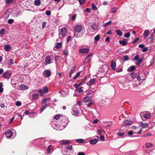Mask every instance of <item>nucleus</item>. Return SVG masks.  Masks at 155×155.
Here are the masks:
<instances>
[{"instance_id":"obj_1","label":"nucleus","mask_w":155,"mask_h":155,"mask_svg":"<svg viewBox=\"0 0 155 155\" xmlns=\"http://www.w3.org/2000/svg\"><path fill=\"white\" fill-rule=\"evenodd\" d=\"M83 25L79 24H76L75 25L74 29L77 33L81 32L83 30Z\"/></svg>"},{"instance_id":"obj_2","label":"nucleus","mask_w":155,"mask_h":155,"mask_svg":"<svg viewBox=\"0 0 155 155\" xmlns=\"http://www.w3.org/2000/svg\"><path fill=\"white\" fill-rule=\"evenodd\" d=\"M81 110L76 107L74 108L72 110V113L74 114L80 116L81 115Z\"/></svg>"},{"instance_id":"obj_3","label":"nucleus","mask_w":155,"mask_h":155,"mask_svg":"<svg viewBox=\"0 0 155 155\" xmlns=\"http://www.w3.org/2000/svg\"><path fill=\"white\" fill-rule=\"evenodd\" d=\"M65 148L67 150V151L66 152V150H62V153L64 155H68L70 154L69 153H68V150H71L72 147L71 145H66L65 146Z\"/></svg>"},{"instance_id":"obj_4","label":"nucleus","mask_w":155,"mask_h":155,"mask_svg":"<svg viewBox=\"0 0 155 155\" xmlns=\"http://www.w3.org/2000/svg\"><path fill=\"white\" fill-rule=\"evenodd\" d=\"M51 74V72L49 70H45L43 72V76L45 78H48L50 77Z\"/></svg>"},{"instance_id":"obj_5","label":"nucleus","mask_w":155,"mask_h":155,"mask_svg":"<svg viewBox=\"0 0 155 155\" xmlns=\"http://www.w3.org/2000/svg\"><path fill=\"white\" fill-rule=\"evenodd\" d=\"M5 134L8 138L10 139L12 138L13 139L14 137H12V131L10 130H8L5 133Z\"/></svg>"},{"instance_id":"obj_6","label":"nucleus","mask_w":155,"mask_h":155,"mask_svg":"<svg viewBox=\"0 0 155 155\" xmlns=\"http://www.w3.org/2000/svg\"><path fill=\"white\" fill-rule=\"evenodd\" d=\"M3 77L7 79H10L11 76V74L7 71L5 72L2 75Z\"/></svg>"},{"instance_id":"obj_7","label":"nucleus","mask_w":155,"mask_h":155,"mask_svg":"<svg viewBox=\"0 0 155 155\" xmlns=\"http://www.w3.org/2000/svg\"><path fill=\"white\" fill-rule=\"evenodd\" d=\"M52 62L51 61V58L49 55L47 56L45 58V63L46 64H51Z\"/></svg>"},{"instance_id":"obj_8","label":"nucleus","mask_w":155,"mask_h":155,"mask_svg":"<svg viewBox=\"0 0 155 155\" xmlns=\"http://www.w3.org/2000/svg\"><path fill=\"white\" fill-rule=\"evenodd\" d=\"M67 32V30L65 28H63L61 29L60 34L62 36H65Z\"/></svg>"},{"instance_id":"obj_9","label":"nucleus","mask_w":155,"mask_h":155,"mask_svg":"<svg viewBox=\"0 0 155 155\" xmlns=\"http://www.w3.org/2000/svg\"><path fill=\"white\" fill-rule=\"evenodd\" d=\"M92 98L91 96H87L85 97L84 99V101L85 102H90L92 101Z\"/></svg>"},{"instance_id":"obj_10","label":"nucleus","mask_w":155,"mask_h":155,"mask_svg":"<svg viewBox=\"0 0 155 155\" xmlns=\"http://www.w3.org/2000/svg\"><path fill=\"white\" fill-rule=\"evenodd\" d=\"M89 27L90 28L94 30H96L98 26L96 24L93 23L90 24V25H89Z\"/></svg>"},{"instance_id":"obj_11","label":"nucleus","mask_w":155,"mask_h":155,"mask_svg":"<svg viewBox=\"0 0 155 155\" xmlns=\"http://www.w3.org/2000/svg\"><path fill=\"white\" fill-rule=\"evenodd\" d=\"M89 51L88 48H84L80 49L79 50V52L82 53H88Z\"/></svg>"},{"instance_id":"obj_12","label":"nucleus","mask_w":155,"mask_h":155,"mask_svg":"<svg viewBox=\"0 0 155 155\" xmlns=\"http://www.w3.org/2000/svg\"><path fill=\"white\" fill-rule=\"evenodd\" d=\"M32 99L36 100L39 98V94L38 93L32 94L31 95Z\"/></svg>"},{"instance_id":"obj_13","label":"nucleus","mask_w":155,"mask_h":155,"mask_svg":"<svg viewBox=\"0 0 155 155\" xmlns=\"http://www.w3.org/2000/svg\"><path fill=\"white\" fill-rule=\"evenodd\" d=\"M62 46L61 43H58L56 45L54 48V50L55 51L57 50V49L60 48Z\"/></svg>"},{"instance_id":"obj_14","label":"nucleus","mask_w":155,"mask_h":155,"mask_svg":"<svg viewBox=\"0 0 155 155\" xmlns=\"http://www.w3.org/2000/svg\"><path fill=\"white\" fill-rule=\"evenodd\" d=\"M116 66V62L114 61H112L111 62L110 64V66L112 70H114L115 69Z\"/></svg>"},{"instance_id":"obj_15","label":"nucleus","mask_w":155,"mask_h":155,"mask_svg":"<svg viewBox=\"0 0 155 155\" xmlns=\"http://www.w3.org/2000/svg\"><path fill=\"white\" fill-rule=\"evenodd\" d=\"M19 89L21 90H25L28 89V87L27 86H25L24 84L21 85L19 87Z\"/></svg>"},{"instance_id":"obj_16","label":"nucleus","mask_w":155,"mask_h":155,"mask_svg":"<svg viewBox=\"0 0 155 155\" xmlns=\"http://www.w3.org/2000/svg\"><path fill=\"white\" fill-rule=\"evenodd\" d=\"M59 93H60L61 95V96L63 97L66 96V95H69L68 92L66 93V91H59Z\"/></svg>"},{"instance_id":"obj_17","label":"nucleus","mask_w":155,"mask_h":155,"mask_svg":"<svg viewBox=\"0 0 155 155\" xmlns=\"http://www.w3.org/2000/svg\"><path fill=\"white\" fill-rule=\"evenodd\" d=\"M140 126L142 128H145L148 125V124L147 123H144L143 122H140L139 124Z\"/></svg>"},{"instance_id":"obj_18","label":"nucleus","mask_w":155,"mask_h":155,"mask_svg":"<svg viewBox=\"0 0 155 155\" xmlns=\"http://www.w3.org/2000/svg\"><path fill=\"white\" fill-rule=\"evenodd\" d=\"M98 142V140L97 139H94L90 140V143L92 145H94L96 143Z\"/></svg>"},{"instance_id":"obj_19","label":"nucleus","mask_w":155,"mask_h":155,"mask_svg":"<svg viewBox=\"0 0 155 155\" xmlns=\"http://www.w3.org/2000/svg\"><path fill=\"white\" fill-rule=\"evenodd\" d=\"M124 123L125 125H130L132 124V122L131 120H127L124 121Z\"/></svg>"},{"instance_id":"obj_20","label":"nucleus","mask_w":155,"mask_h":155,"mask_svg":"<svg viewBox=\"0 0 155 155\" xmlns=\"http://www.w3.org/2000/svg\"><path fill=\"white\" fill-rule=\"evenodd\" d=\"M4 49L6 51H9L11 49V47L9 45H6L4 46Z\"/></svg>"},{"instance_id":"obj_21","label":"nucleus","mask_w":155,"mask_h":155,"mask_svg":"<svg viewBox=\"0 0 155 155\" xmlns=\"http://www.w3.org/2000/svg\"><path fill=\"white\" fill-rule=\"evenodd\" d=\"M119 43L120 44L122 45L123 46H125L127 43V41H125L124 39L122 41H120Z\"/></svg>"},{"instance_id":"obj_22","label":"nucleus","mask_w":155,"mask_h":155,"mask_svg":"<svg viewBox=\"0 0 155 155\" xmlns=\"http://www.w3.org/2000/svg\"><path fill=\"white\" fill-rule=\"evenodd\" d=\"M70 142L69 140H62L60 141V143L61 144H68Z\"/></svg>"},{"instance_id":"obj_23","label":"nucleus","mask_w":155,"mask_h":155,"mask_svg":"<svg viewBox=\"0 0 155 155\" xmlns=\"http://www.w3.org/2000/svg\"><path fill=\"white\" fill-rule=\"evenodd\" d=\"M153 146V144L151 143L150 142L147 143L145 144V147L147 148L151 147Z\"/></svg>"},{"instance_id":"obj_24","label":"nucleus","mask_w":155,"mask_h":155,"mask_svg":"<svg viewBox=\"0 0 155 155\" xmlns=\"http://www.w3.org/2000/svg\"><path fill=\"white\" fill-rule=\"evenodd\" d=\"M34 4L37 6H39L41 4L40 0H35L34 2Z\"/></svg>"},{"instance_id":"obj_25","label":"nucleus","mask_w":155,"mask_h":155,"mask_svg":"<svg viewBox=\"0 0 155 155\" xmlns=\"http://www.w3.org/2000/svg\"><path fill=\"white\" fill-rule=\"evenodd\" d=\"M96 81V79L95 78L91 79L89 81L90 84H94Z\"/></svg>"},{"instance_id":"obj_26","label":"nucleus","mask_w":155,"mask_h":155,"mask_svg":"<svg viewBox=\"0 0 155 155\" xmlns=\"http://www.w3.org/2000/svg\"><path fill=\"white\" fill-rule=\"evenodd\" d=\"M76 142L80 143H83L84 142V140L83 139H78L75 140Z\"/></svg>"},{"instance_id":"obj_27","label":"nucleus","mask_w":155,"mask_h":155,"mask_svg":"<svg viewBox=\"0 0 155 155\" xmlns=\"http://www.w3.org/2000/svg\"><path fill=\"white\" fill-rule=\"evenodd\" d=\"M149 31L148 30H145L144 33L145 38H146L149 35Z\"/></svg>"},{"instance_id":"obj_28","label":"nucleus","mask_w":155,"mask_h":155,"mask_svg":"<svg viewBox=\"0 0 155 155\" xmlns=\"http://www.w3.org/2000/svg\"><path fill=\"white\" fill-rule=\"evenodd\" d=\"M51 145H49L46 151L47 154H48L50 152L51 150Z\"/></svg>"},{"instance_id":"obj_29","label":"nucleus","mask_w":155,"mask_h":155,"mask_svg":"<svg viewBox=\"0 0 155 155\" xmlns=\"http://www.w3.org/2000/svg\"><path fill=\"white\" fill-rule=\"evenodd\" d=\"M36 91H38V92L41 95L43 96V92L42 90L39 89L38 90H35L33 91V92H36Z\"/></svg>"},{"instance_id":"obj_30","label":"nucleus","mask_w":155,"mask_h":155,"mask_svg":"<svg viewBox=\"0 0 155 155\" xmlns=\"http://www.w3.org/2000/svg\"><path fill=\"white\" fill-rule=\"evenodd\" d=\"M116 32L118 35L120 36H121L122 35V32L119 30L116 31Z\"/></svg>"},{"instance_id":"obj_31","label":"nucleus","mask_w":155,"mask_h":155,"mask_svg":"<svg viewBox=\"0 0 155 155\" xmlns=\"http://www.w3.org/2000/svg\"><path fill=\"white\" fill-rule=\"evenodd\" d=\"M144 117L145 119H148L150 118L151 115L148 114H144Z\"/></svg>"},{"instance_id":"obj_32","label":"nucleus","mask_w":155,"mask_h":155,"mask_svg":"<svg viewBox=\"0 0 155 155\" xmlns=\"http://www.w3.org/2000/svg\"><path fill=\"white\" fill-rule=\"evenodd\" d=\"M82 87H80L79 88H77V92H78L79 93H82L83 91V90L82 89Z\"/></svg>"},{"instance_id":"obj_33","label":"nucleus","mask_w":155,"mask_h":155,"mask_svg":"<svg viewBox=\"0 0 155 155\" xmlns=\"http://www.w3.org/2000/svg\"><path fill=\"white\" fill-rule=\"evenodd\" d=\"M135 69V67L134 66H132L130 67V68L128 69V71H132L134 70Z\"/></svg>"},{"instance_id":"obj_34","label":"nucleus","mask_w":155,"mask_h":155,"mask_svg":"<svg viewBox=\"0 0 155 155\" xmlns=\"http://www.w3.org/2000/svg\"><path fill=\"white\" fill-rule=\"evenodd\" d=\"M81 71H79L75 75V76L73 78V79L74 80L76 79L81 74Z\"/></svg>"},{"instance_id":"obj_35","label":"nucleus","mask_w":155,"mask_h":155,"mask_svg":"<svg viewBox=\"0 0 155 155\" xmlns=\"http://www.w3.org/2000/svg\"><path fill=\"white\" fill-rule=\"evenodd\" d=\"M77 14H74L71 17V20L72 21L74 20L77 17Z\"/></svg>"},{"instance_id":"obj_36","label":"nucleus","mask_w":155,"mask_h":155,"mask_svg":"<svg viewBox=\"0 0 155 155\" xmlns=\"http://www.w3.org/2000/svg\"><path fill=\"white\" fill-rule=\"evenodd\" d=\"M100 39V36L99 35H97L94 38V39L95 41H99Z\"/></svg>"},{"instance_id":"obj_37","label":"nucleus","mask_w":155,"mask_h":155,"mask_svg":"<svg viewBox=\"0 0 155 155\" xmlns=\"http://www.w3.org/2000/svg\"><path fill=\"white\" fill-rule=\"evenodd\" d=\"M43 91L45 93H47L48 92V88L47 87H45L43 89Z\"/></svg>"},{"instance_id":"obj_38","label":"nucleus","mask_w":155,"mask_h":155,"mask_svg":"<svg viewBox=\"0 0 155 155\" xmlns=\"http://www.w3.org/2000/svg\"><path fill=\"white\" fill-rule=\"evenodd\" d=\"M137 61L136 63V64L137 65H139L142 62V59L141 58H140L138 60H137Z\"/></svg>"},{"instance_id":"obj_39","label":"nucleus","mask_w":155,"mask_h":155,"mask_svg":"<svg viewBox=\"0 0 155 155\" xmlns=\"http://www.w3.org/2000/svg\"><path fill=\"white\" fill-rule=\"evenodd\" d=\"M63 54L65 55H67L68 53V51L66 49H64L63 50Z\"/></svg>"},{"instance_id":"obj_40","label":"nucleus","mask_w":155,"mask_h":155,"mask_svg":"<svg viewBox=\"0 0 155 155\" xmlns=\"http://www.w3.org/2000/svg\"><path fill=\"white\" fill-rule=\"evenodd\" d=\"M14 82L15 80L13 79H12L11 81V84L13 87H14L16 85V84Z\"/></svg>"},{"instance_id":"obj_41","label":"nucleus","mask_w":155,"mask_h":155,"mask_svg":"<svg viewBox=\"0 0 155 155\" xmlns=\"http://www.w3.org/2000/svg\"><path fill=\"white\" fill-rule=\"evenodd\" d=\"M61 116L60 114H57L54 116V119L58 120L59 119Z\"/></svg>"},{"instance_id":"obj_42","label":"nucleus","mask_w":155,"mask_h":155,"mask_svg":"<svg viewBox=\"0 0 155 155\" xmlns=\"http://www.w3.org/2000/svg\"><path fill=\"white\" fill-rule=\"evenodd\" d=\"M7 22L8 24H11L14 22V20L13 19H10L8 20Z\"/></svg>"},{"instance_id":"obj_43","label":"nucleus","mask_w":155,"mask_h":155,"mask_svg":"<svg viewBox=\"0 0 155 155\" xmlns=\"http://www.w3.org/2000/svg\"><path fill=\"white\" fill-rule=\"evenodd\" d=\"M92 7L93 10H97V8L95 6L94 4L93 3L92 4Z\"/></svg>"},{"instance_id":"obj_44","label":"nucleus","mask_w":155,"mask_h":155,"mask_svg":"<svg viewBox=\"0 0 155 155\" xmlns=\"http://www.w3.org/2000/svg\"><path fill=\"white\" fill-rule=\"evenodd\" d=\"M2 83H0V93H2L3 91V89L2 88Z\"/></svg>"},{"instance_id":"obj_45","label":"nucleus","mask_w":155,"mask_h":155,"mask_svg":"<svg viewBox=\"0 0 155 155\" xmlns=\"http://www.w3.org/2000/svg\"><path fill=\"white\" fill-rule=\"evenodd\" d=\"M21 104V102L18 101L16 102V105L17 106H20Z\"/></svg>"},{"instance_id":"obj_46","label":"nucleus","mask_w":155,"mask_h":155,"mask_svg":"<svg viewBox=\"0 0 155 155\" xmlns=\"http://www.w3.org/2000/svg\"><path fill=\"white\" fill-rule=\"evenodd\" d=\"M5 30L4 28H2L0 31V35H3L5 33Z\"/></svg>"},{"instance_id":"obj_47","label":"nucleus","mask_w":155,"mask_h":155,"mask_svg":"<svg viewBox=\"0 0 155 155\" xmlns=\"http://www.w3.org/2000/svg\"><path fill=\"white\" fill-rule=\"evenodd\" d=\"M130 33L129 32H128L127 33H126L124 35V37L125 38H129L130 37Z\"/></svg>"},{"instance_id":"obj_48","label":"nucleus","mask_w":155,"mask_h":155,"mask_svg":"<svg viewBox=\"0 0 155 155\" xmlns=\"http://www.w3.org/2000/svg\"><path fill=\"white\" fill-rule=\"evenodd\" d=\"M117 135L118 136L122 137L124 135V134L121 132H118L117 133Z\"/></svg>"},{"instance_id":"obj_49","label":"nucleus","mask_w":155,"mask_h":155,"mask_svg":"<svg viewBox=\"0 0 155 155\" xmlns=\"http://www.w3.org/2000/svg\"><path fill=\"white\" fill-rule=\"evenodd\" d=\"M76 68V66H75L74 67H72L71 68V71H70V73L73 74V71L75 70V69Z\"/></svg>"},{"instance_id":"obj_50","label":"nucleus","mask_w":155,"mask_h":155,"mask_svg":"<svg viewBox=\"0 0 155 155\" xmlns=\"http://www.w3.org/2000/svg\"><path fill=\"white\" fill-rule=\"evenodd\" d=\"M117 10V8L116 7H114V8H113L111 9V12L112 13H115L116 12Z\"/></svg>"},{"instance_id":"obj_51","label":"nucleus","mask_w":155,"mask_h":155,"mask_svg":"<svg viewBox=\"0 0 155 155\" xmlns=\"http://www.w3.org/2000/svg\"><path fill=\"white\" fill-rule=\"evenodd\" d=\"M47 101V98H45L41 100V103L43 104L45 103Z\"/></svg>"},{"instance_id":"obj_52","label":"nucleus","mask_w":155,"mask_h":155,"mask_svg":"<svg viewBox=\"0 0 155 155\" xmlns=\"http://www.w3.org/2000/svg\"><path fill=\"white\" fill-rule=\"evenodd\" d=\"M13 0H5L6 4H9L13 1Z\"/></svg>"},{"instance_id":"obj_53","label":"nucleus","mask_w":155,"mask_h":155,"mask_svg":"<svg viewBox=\"0 0 155 155\" xmlns=\"http://www.w3.org/2000/svg\"><path fill=\"white\" fill-rule=\"evenodd\" d=\"M148 48L147 47H146L145 48H143L142 50V51L143 52H146L148 50Z\"/></svg>"},{"instance_id":"obj_54","label":"nucleus","mask_w":155,"mask_h":155,"mask_svg":"<svg viewBox=\"0 0 155 155\" xmlns=\"http://www.w3.org/2000/svg\"><path fill=\"white\" fill-rule=\"evenodd\" d=\"M13 63V62L12 61V59H10L9 60V62L8 63V65H11Z\"/></svg>"},{"instance_id":"obj_55","label":"nucleus","mask_w":155,"mask_h":155,"mask_svg":"<svg viewBox=\"0 0 155 155\" xmlns=\"http://www.w3.org/2000/svg\"><path fill=\"white\" fill-rule=\"evenodd\" d=\"M140 58H139V56L138 55H136L134 58V60H137Z\"/></svg>"},{"instance_id":"obj_56","label":"nucleus","mask_w":155,"mask_h":155,"mask_svg":"<svg viewBox=\"0 0 155 155\" xmlns=\"http://www.w3.org/2000/svg\"><path fill=\"white\" fill-rule=\"evenodd\" d=\"M45 14L48 16H49L51 14V12L50 11L48 10L46 12Z\"/></svg>"},{"instance_id":"obj_57","label":"nucleus","mask_w":155,"mask_h":155,"mask_svg":"<svg viewBox=\"0 0 155 155\" xmlns=\"http://www.w3.org/2000/svg\"><path fill=\"white\" fill-rule=\"evenodd\" d=\"M140 39L139 38L137 37V38L134 40V41L133 42V44H134L137 42L138 40H139Z\"/></svg>"},{"instance_id":"obj_58","label":"nucleus","mask_w":155,"mask_h":155,"mask_svg":"<svg viewBox=\"0 0 155 155\" xmlns=\"http://www.w3.org/2000/svg\"><path fill=\"white\" fill-rule=\"evenodd\" d=\"M152 134L151 133H149L147 134L144 135L143 136L144 137H146L152 136Z\"/></svg>"},{"instance_id":"obj_59","label":"nucleus","mask_w":155,"mask_h":155,"mask_svg":"<svg viewBox=\"0 0 155 155\" xmlns=\"http://www.w3.org/2000/svg\"><path fill=\"white\" fill-rule=\"evenodd\" d=\"M89 103L87 104V106L89 107H90L93 104V102L92 101L89 102Z\"/></svg>"},{"instance_id":"obj_60","label":"nucleus","mask_w":155,"mask_h":155,"mask_svg":"<svg viewBox=\"0 0 155 155\" xmlns=\"http://www.w3.org/2000/svg\"><path fill=\"white\" fill-rule=\"evenodd\" d=\"M138 47L140 48H143L145 47V45L143 44H140L138 45Z\"/></svg>"},{"instance_id":"obj_61","label":"nucleus","mask_w":155,"mask_h":155,"mask_svg":"<svg viewBox=\"0 0 155 155\" xmlns=\"http://www.w3.org/2000/svg\"><path fill=\"white\" fill-rule=\"evenodd\" d=\"M123 58H124V60L125 61H127L129 59V57H128V56L127 55H126L124 56Z\"/></svg>"},{"instance_id":"obj_62","label":"nucleus","mask_w":155,"mask_h":155,"mask_svg":"<svg viewBox=\"0 0 155 155\" xmlns=\"http://www.w3.org/2000/svg\"><path fill=\"white\" fill-rule=\"evenodd\" d=\"M79 2L80 4H83L84 3L85 0H79Z\"/></svg>"},{"instance_id":"obj_63","label":"nucleus","mask_w":155,"mask_h":155,"mask_svg":"<svg viewBox=\"0 0 155 155\" xmlns=\"http://www.w3.org/2000/svg\"><path fill=\"white\" fill-rule=\"evenodd\" d=\"M46 22H44L42 23V28H43L45 27L46 26Z\"/></svg>"},{"instance_id":"obj_64","label":"nucleus","mask_w":155,"mask_h":155,"mask_svg":"<svg viewBox=\"0 0 155 155\" xmlns=\"http://www.w3.org/2000/svg\"><path fill=\"white\" fill-rule=\"evenodd\" d=\"M100 138L101 140L104 141V136L101 135L100 137Z\"/></svg>"}]
</instances>
